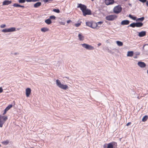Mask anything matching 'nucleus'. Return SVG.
Returning a JSON list of instances; mask_svg holds the SVG:
<instances>
[{
    "mask_svg": "<svg viewBox=\"0 0 148 148\" xmlns=\"http://www.w3.org/2000/svg\"><path fill=\"white\" fill-rule=\"evenodd\" d=\"M129 26L132 27H136V23H133L130 24Z\"/></svg>",
    "mask_w": 148,
    "mask_h": 148,
    "instance_id": "28",
    "label": "nucleus"
},
{
    "mask_svg": "<svg viewBox=\"0 0 148 148\" xmlns=\"http://www.w3.org/2000/svg\"><path fill=\"white\" fill-rule=\"evenodd\" d=\"M148 119V116L147 115L144 116L142 118V121L143 122H145L147 121Z\"/></svg>",
    "mask_w": 148,
    "mask_h": 148,
    "instance_id": "26",
    "label": "nucleus"
},
{
    "mask_svg": "<svg viewBox=\"0 0 148 148\" xmlns=\"http://www.w3.org/2000/svg\"><path fill=\"white\" fill-rule=\"evenodd\" d=\"M143 23H142L137 22L136 23V27H140L143 25Z\"/></svg>",
    "mask_w": 148,
    "mask_h": 148,
    "instance_id": "19",
    "label": "nucleus"
},
{
    "mask_svg": "<svg viewBox=\"0 0 148 148\" xmlns=\"http://www.w3.org/2000/svg\"><path fill=\"white\" fill-rule=\"evenodd\" d=\"M78 8H80L81 10L82 11L83 15L86 16V15L91 14V11L90 10L87 9L86 7L84 5L81 4H79L77 6Z\"/></svg>",
    "mask_w": 148,
    "mask_h": 148,
    "instance_id": "1",
    "label": "nucleus"
},
{
    "mask_svg": "<svg viewBox=\"0 0 148 148\" xmlns=\"http://www.w3.org/2000/svg\"><path fill=\"white\" fill-rule=\"evenodd\" d=\"M117 18V16L114 14L107 16L106 17V18L107 20L112 21L116 19Z\"/></svg>",
    "mask_w": 148,
    "mask_h": 148,
    "instance_id": "4",
    "label": "nucleus"
},
{
    "mask_svg": "<svg viewBox=\"0 0 148 148\" xmlns=\"http://www.w3.org/2000/svg\"><path fill=\"white\" fill-rule=\"evenodd\" d=\"M25 0H19L18 1V2L19 3H25Z\"/></svg>",
    "mask_w": 148,
    "mask_h": 148,
    "instance_id": "33",
    "label": "nucleus"
},
{
    "mask_svg": "<svg viewBox=\"0 0 148 148\" xmlns=\"http://www.w3.org/2000/svg\"><path fill=\"white\" fill-rule=\"evenodd\" d=\"M134 58H137V57L136 56H134Z\"/></svg>",
    "mask_w": 148,
    "mask_h": 148,
    "instance_id": "51",
    "label": "nucleus"
},
{
    "mask_svg": "<svg viewBox=\"0 0 148 148\" xmlns=\"http://www.w3.org/2000/svg\"><path fill=\"white\" fill-rule=\"evenodd\" d=\"M92 1H93L94 0H91Z\"/></svg>",
    "mask_w": 148,
    "mask_h": 148,
    "instance_id": "56",
    "label": "nucleus"
},
{
    "mask_svg": "<svg viewBox=\"0 0 148 148\" xmlns=\"http://www.w3.org/2000/svg\"><path fill=\"white\" fill-rule=\"evenodd\" d=\"M133 55V51H128L127 52V56L128 57H132Z\"/></svg>",
    "mask_w": 148,
    "mask_h": 148,
    "instance_id": "17",
    "label": "nucleus"
},
{
    "mask_svg": "<svg viewBox=\"0 0 148 148\" xmlns=\"http://www.w3.org/2000/svg\"><path fill=\"white\" fill-rule=\"evenodd\" d=\"M129 17L131 19L133 20H136V17L135 16H133L131 15L130 14L129 15Z\"/></svg>",
    "mask_w": 148,
    "mask_h": 148,
    "instance_id": "27",
    "label": "nucleus"
},
{
    "mask_svg": "<svg viewBox=\"0 0 148 148\" xmlns=\"http://www.w3.org/2000/svg\"><path fill=\"white\" fill-rule=\"evenodd\" d=\"M144 17H142L141 18H138L136 20V21H143L144 20Z\"/></svg>",
    "mask_w": 148,
    "mask_h": 148,
    "instance_id": "31",
    "label": "nucleus"
},
{
    "mask_svg": "<svg viewBox=\"0 0 148 148\" xmlns=\"http://www.w3.org/2000/svg\"><path fill=\"white\" fill-rule=\"evenodd\" d=\"M147 74H148V69H147Z\"/></svg>",
    "mask_w": 148,
    "mask_h": 148,
    "instance_id": "53",
    "label": "nucleus"
},
{
    "mask_svg": "<svg viewBox=\"0 0 148 148\" xmlns=\"http://www.w3.org/2000/svg\"><path fill=\"white\" fill-rule=\"evenodd\" d=\"M3 92V89L2 87H0V93Z\"/></svg>",
    "mask_w": 148,
    "mask_h": 148,
    "instance_id": "41",
    "label": "nucleus"
},
{
    "mask_svg": "<svg viewBox=\"0 0 148 148\" xmlns=\"http://www.w3.org/2000/svg\"><path fill=\"white\" fill-rule=\"evenodd\" d=\"M2 143L4 145H7L9 143V141L8 140H6L2 142Z\"/></svg>",
    "mask_w": 148,
    "mask_h": 148,
    "instance_id": "24",
    "label": "nucleus"
},
{
    "mask_svg": "<svg viewBox=\"0 0 148 148\" xmlns=\"http://www.w3.org/2000/svg\"><path fill=\"white\" fill-rule=\"evenodd\" d=\"M27 2H34L33 0H25Z\"/></svg>",
    "mask_w": 148,
    "mask_h": 148,
    "instance_id": "40",
    "label": "nucleus"
},
{
    "mask_svg": "<svg viewBox=\"0 0 148 148\" xmlns=\"http://www.w3.org/2000/svg\"><path fill=\"white\" fill-rule=\"evenodd\" d=\"M68 89V86L67 85H65V90H66V89Z\"/></svg>",
    "mask_w": 148,
    "mask_h": 148,
    "instance_id": "45",
    "label": "nucleus"
},
{
    "mask_svg": "<svg viewBox=\"0 0 148 148\" xmlns=\"http://www.w3.org/2000/svg\"><path fill=\"white\" fill-rule=\"evenodd\" d=\"M129 5L130 6H131H131H132V5H131V4H130V3H129Z\"/></svg>",
    "mask_w": 148,
    "mask_h": 148,
    "instance_id": "52",
    "label": "nucleus"
},
{
    "mask_svg": "<svg viewBox=\"0 0 148 148\" xmlns=\"http://www.w3.org/2000/svg\"><path fill=\"white\" fill-rule=\"evenodd\" d=\"M45 22L48 25H49L51 24L52 22L50 19H46L45 21Z\"/></svg>",
    "mask_w": 148,
    "mask_h": 148,
    "instance_id": "21",
    "label": "nucleus"
},
{
    "mask_svg": "<svg viewBox=\"0 0 148 148\" xmlns=\"http://www.w3.org/2000/svg\"><path fill=\"white\" fill-rule=\"evenodd\" d=\"M122 8L120 5H118L115 6L114 8L113 11L114 13L118 14L120 13L122 10Z\"/></svg>",
    "mask_w": 148,
    "mask_h": 148,
    "instance_id": "6",
    "label": "nucleus"
},
{
    "mask_svg": "<svg viewBox=\"0 0 148 148\" xmlns=\"http://www.w3.org/2000/svg\"><path fill=\"white\" fill-rule=\"evenodd\" d=\"M8 119L7 116H2L0 115V127H3V124Z\"/></svg>",
    "mask_w": 148,
    "mask_h": 148,
    "instance_id": "2",
    "label": "nucleus"
},
{
    "mask_svg": "<svg viewBox=\"0 0 148 148\" xmlns=\"http://www.w3.org/2000/svg\"><path fill=\"white\" fill-rule=\"evenodd\" d=\"M66 78V81L67 82V81H69V80H70V79H69V77H65Z\"/></svg>",
    "mask_w": 148,
    "mask_h": 148,
    "instance_id": "42",
    "label": "nucleus"
},
{
    "mask_svg": "<svg viewBox=\"0 0 148 148\" xmlns=\"http://www.w3.org/2000/svg\"><path fill=\"white\" fill-rule=\"evenodd\" d=\"M43 1L45 3L47 2L48 1V0H43Z\"/></svg>",
    "mask_w": 148,
    "mask_h": 148,
    "instance_id": "47",
    "label": "nucleus"
},
{
    "mask_svg": "<svg viewBox=\"0 0 148 148\" xmlns=\"http://www.w3.org/2000/svg\"><path fill=\"white\" fill-rule=\"evenodd\" d=\"M131 124V123L130 122H129L126 125L128 126L129 125H130Z\"/></svg>",
    "mask_w": 148,
    "mask_h": 148,
    "instance_id": "43",
    "label": "nucleus"
},
{
    "mask_svg": "<svg viewBox=\"0 0 148 148\" xmlns=\"http://www.w3.org/2000/svg\"><path fill=\"white\" fill-rule=\"evenodd\" d=\"M97 27V24L95 23H92L91 27L92 28H95Z\"/></svg>",
    "mask_w": 148,
    "mask_h": 148,
    "instance_id": "22",
    "label": "nucleus"
},
{
    "mask_svg": "<svg viewBox=\"0 0 148 148\" xmlns=\"http://www.w3.org/2000/svg\"><path fill=\"white\" fill-rule=\"evenodd\" d=\"M56 84L59 88L62 89H65V85L62 84L59 79H57L56 80Z\"/></svg>",
    "mask_w": 148,
    "mask_h": 148,
    "instance_id": "7",
    "label": "nucleus"
},
{
    "mask_svg": "<svg viewBox=\"0 0 148 148\" xmlns=\"http://www.w3.org/2000/svg\"><path fill=\"white\" fill-rule=\"evenodd\" d=\"M56 18V17L54 16H51L49 17V19H55Z\"/></svg>",
    "mask_w": 148,
    "mask_h": 148,
    "instance_id": "32",
    "label": "nucleus"
},
{
    "mask_svg": "<svg viewBox=\"0 0 148 148\" xmlns=\"http://www.w3.org/2000/svg\"><path fill=\"white\" fill-rule=\"evenodd\" d=\"M71 22V21L70 20H68V21H67V23H69Z\"/></svg>",
    "mask_w": 148,
    "mask_h": 148,
    "instance_id": "44",
    "label": "nucleus"
},
{
    "mask_svg": "<svg viewBox=\"0 0 148 148\" xmlns=\"http://www.w3.org/2000/svg\"><path fill=\"white\" fill-rule=\"evenodd\" d=\"M12 105H9L4 110V112L3 113V114L4 115L6 114V112L8 111L9 109L12 107Z\"/></svg>",
    "mask_w": 148,
    "mask_h": 148,
    "instance_id": "13",
    "label": "nucleus"
},
{
    "mask_svg": "<svg viewBox=\"0 0 148 148\" xmlns=\"http://www.w3.org/2000/svg\"><path fill=\"white\" fill-rule=\"evenodd\" d=\"M101 45V44L100 43H99L97 44V45L98 47L100 46Z\"/></svg>",
    "mask_w": 148,
    "mask_h": 148,
    "instance_id": "49",
    "label": "nucleus"
},
{
    "mask_svg": "<svg viewBox=\"0 0 148 148\" xmlns=\"http://www.w3.org/2000/svg\"><path fill=\"white\" fill-rule=\"evenodd\" d=\"M81 45L83 47L88 50H93L94 49L93 46L86 43L81 44Z\"/></svg>",
    "mask_w": 148,
    "mask_h": 148,
    "instance_id": "3",
    "label": "nucleus"
},
{
    "mask_svg": "<svg viewBox=\"0 0 148 148\" xmlns=\"http://www.w3.org/2000/svg\"><path fill=\"white\" fill-rule=\"evenodd\" d=\"M102 23H103L102 22L99 21V22H98L97 23H96L97 24V26L98 25H101V24Z\"/></svg>",
    "mask_w": 148,
    "mask_h": 148,
    "instance_id": "36",
    "label": "nucleus"
},
{
    "mask_svg": "<svg viewBox=\"0 0 148 148\" xmlns=\"http://www.w3.org/2000/svg\"><path fill=\"white\" fill-rule=\"evenodd\" d=\"M80 23H78L77 24H75V25L76 27H78L80 25Z\"/></svg>",
    "mask_w": 148,
    "mask_h": 148,
    "instance_id": "37",
    "label": "nucleus"
},
{
    "mask_svg": "<svg viewBox=\"0 0 148 148\" xmlns=\"http://www.w3.org/2000/svg\"><path fill=\"white\" fill-rule=\"evenodd\" d=\"M13 6L14 7H19V5L17 3H14L13 5Z\"/></svg>",
    "mask_w": 148,
    "mask_h": 148,
    "instance_id": "34",
    "label": "nucleus"
},
{
    "mask_svg": "<svg viewBox=\"0 0 148 148\" xmlns=\"http://www.w3.org/2000/svg\"><path fill=\"white\" fill-rule=\"evenodd\" d=\"M1 145L0 144V147H1Z\"/></svg>",
    "mask_w": 148,
    "mask_h": 148,
    "instance_id": "55",
    "label": "nucleus"
},
{
    "mask_svg": "<svg viewBox=\"0 0 148 148\" xmlns=\"http://www.w3.org/2000/svg\"><path fill=\"white\" fill-rule=\"evenodd\" d=\"M78 38L79 40L82 41L84 40V37L81 33H79L78 35Z\"/></svg>",
    "mask_w": 148,
    "mask_h": 148,
    "instance_id": "12",
    "label": "nucleus"
},
{
    "mask_svg": "<svg viewBox=\"0 0 148 148\" xmlns=\"http://www.w3.org/2000/svg\"><path fill=\"white\" fill-rule=\"evenodd\" d=\"M18 53H14V54L15 55H18Z\"/></svg>",
    "mask_w": 148,
    "mask_h": 148,
    "instance_id": "48",
    "label": "nucleus"
},
{
    "mask_svg": "<svg viewBox=\"0 0 148 148\" xmlns=\"http://www.w3.org/2000/svg\"><path fill=\"white\" fill-rule=\"evenodd\" d=\"M146 35V32L142 31L138 33V36L140 37H142L145 36Z\"/></svg>",
    "mask_w": 148,
    "mask_h": 148,
    "instance_id": "10",
    "label": "nucleus"
},
{
    "mask_svg": "<svg viewBox=\"0 0 148 148\" xmlns=\"http://www.w3.org/2000/svg\"><path fill=\"white\" fill-rule=\"evenodd\" d=\"M130 23V21L127 20H125L122 21L121 23V24L122 25H127L129 24Z\"/></svg>",
    "mask_w": 148,
    "mask_h": 148,
    "instance_id": "14",
    "label": "nucleus"
},
{
    "mask_svg": "<svg viewBox=\"0 0 148 148\" xmlns=\"http://www.w3.org/2000/svg\"><path fill=\"white\" fill-rule=\"evenodd\" d=\"M16 31V28L14 27H11L9 28L4 29L2 30V32L4 33L13 32Z\"/></svg>",
    "mask_w": 148,
    "mask_h": 148,
    "instance_id": "5",
    "label": "nucleus"
},
{
    "mask_svg": "<svg viewBox=\"0 0 148 148\" xmlns=\"http://www.w3.org/2000/svg\"><path fill=\"white\" fill-rule=\"evenodd\" d=\"M12 3L11 1H3L2 3V5H8Z\"/></svg>",
    "mask_w": 148,
    "mask_h": 148,
    "instance_id": "15",
    "label": "nucleus"
},
{
    "mask_svg": "<svg viewBox=\"0 0 148 148\" xmlns=\"http://www.w3.org/2000/svg\"><path fill=\"white\" fill-rule=\"evenodd\" d=\"M6 27L5 24H2L0 25V27L1 28H4Z\"/></svg>",
    "mask_w": 148,
    "mask_h": 148,
    "instance_id": "35",
    "label": "nucleus"
},
{
    "mask_svg": "<svg viewBox=\"0 0 148 148\" xmlns=\"http://www.w3.org/2000/svg\"><path fill=\"white\" fill-rule=\"evenodd\" d=\"M92 23L90 22H86V24L87 26L90 27L91 26Z\"/></svg>",
    "mask_w": 148,
    "mask_h": 148,
    "instance_id": "29",
    "label": "nucleus"
},
{
    "mask_svg": "<svg viewBox=\"0 0 148 148\" xmlns=\"http://www.w3.org/2000/svg\"><path fill=\"white\" fill-rule=\"evenodd\" d=\"M143 49L148 53V44L144 45L143 47Z\"/></svg>",
    "mask_w": 148,
    "mask_h": 148,
    "instance_id": "16",
    "label": "nucleus"
},
{
    "mask_svg": "<svg viewBox=\"0 0 148 148\" xmlns=\"http://www.w3.org/2000/svg\"><path fill=\"white\" fill-rule=\"evenodd\" d=\"M139 1L142 3H144L147 1V0H139Z\"/></svg>",
    "mask_w": 148,
    "mask_h": 148,
    "instance_id": "39",
    "label": "nucleus"
},
{
    "mask_svg": "<svg viewBox=\"0 0 148 148\" xmlns=\"http://www.w3.org/2000/svg\"><path fill=\"white\" fill-rule=\"evenodd\" d=\"M19 7L24 8V6L21 5H19Z\"/></svg>",
    "mask_w": 148,
    "mask_h": 148,
    "instance_id": "46",
    "label": "nucleus"
},
{
    "mask_svg": "<svg viewBox=\"0 0 148 148\" xmlns=\"http://www.w3.org/2000/svg\"><path fill=\"white\" fill-rule=\"evenodd\" d=\"M146 5L148 6V1H147V2H146Z\"/></svg>",
    "mask_w": 148,
    "mask_h": 148,
    "instance_id": "50",
    "label": "nucleus"
},
{
    "mask_svg": "<svg viewBox=\"0 0 148 148\" xmlns=\"http://www.w3.org/2000/svg\"><path fill=\"white\" fill-rule=\"evenodd\" d=\"M41 3L40 2H38L34 4V8H36L40 6L41 5Z\"/></svg>",
    "mask_w": 148,
    "mask_h": 148,
    "instance_id": "18",
    "label": "nucleus"
},
{
    "mask_svg": "<svg viewBox=\"0 0 148 148\" xmlns=\"http://www.w3.org/2000/svg\"><path fill=\"white\" fill-rule=\"evenodd\" d=\"M53 11L57 13H59L60 12V10L58 9H54L53 10Z\"/></svg>",
    "mask_w": 148,
    "mask_h": 148,
    "instance_id": "30",
    "label": "nucleus"
},
{
    "mask_svg": "<svg viewBox=\"0 0 148 148\" xmlns=\"http://www.w3.org/2000/svg\"><path fill=\"white\" fill-rule=\"evenodd\" d=\"M49 30V29L46 27H44L41 28V31L43 32H45Z\"/></svg>",
    "mask_w": 148,
    "mask_h": 148,
    "instance_id": "23",
    "label": "nucleus"
},
{
    "mask_svg": "<svg viewBox=\"0 0 148 148\" xmlns=\"http://www.w3.org/2000/svg\"><path fill=\"white\" fill-rule=\"evenodd\" d=\"M114 2V0H105V3L107 5L112 4Z\"/></svg>",
    "mask_w": 148,
    "mask_h": 148,
    "instance_id": "11",
    "label": "nucleus"
},
{
    "mask_svg": "<svg viewBox=\"0 0 148 148\" xmlns=\"http://www.w3.org/2000/svg\"><path fill=\"white\" fill-rule=\"evenodd\" d=\"M116 44L118 46H122L123 45V43L122 42L119 41H117L116 42Z\"/></svg>",
    "mask_w": 148,
    "mask_h": 148,
    "instance_id": "20",
    "label": "nucleus"
},
{
    "mask_svg": "<svg viewBox=\"0 0 148 148\" xmlns=\"http://www.w3.org/2000/svg\"><path fill=\"white\" fill-rule=\"evenodd\" d=\"M107 148H113V145L112 143H108L107 145Z\"/></svg>",
    "mask_w": 148,
    "mask_h": 148,
    "instance_id": "25",
    "label": "nucleus"
},
{
    "mask_svg": "<svg viewBox=\"0 0 148 148\" xmlns=\"http://www.w3.org/2000/svg\"><path fill=\"white\" fill-rule=\"evenodd\" d=\"M59 24L60 25H64V23L63 22L60 21L59 22Z\"/></svg>",
    "mask_w": 148,
    "mask_h": 148,
    "instance_id": "38",
    "label": "nucleus"
},
{
    "mask_svg": "<svg viewBox=\"0 0 148 148\" xmlns=\"http://www.w3.org/2000/svg\"><path fill=\"white\" fill-rule=\"evenodd\" d=\"M137 65L140 67L143 68L146 66V64L144 62H139L137 63Z\"/></svg>",
    "mask_w": 148,
    "mask_h": 148,
    "instance_id": "8",
    "label": "nucleus"
},
{
    "mask_svg": "<svg viewBox=\"0 0 148 148\" xmlns=\"http://www.w3.org/2000/svg\"><path fill=\"white\" fill-rule=\"evenodd\" d=\"M31 89L29 88H27L25 90V94L26 96L27 97H28L29 96L31 92Z\"/></svg>",
    "mask_w": 148,
    "mask_h": 148,
    "instance_id": "9",
    "label": "nucleus"
},
{
    "mask_svg": "<svg viewBox=\"0 0 148 148\" xmlns=\"http://www.w3.org/2000/svg\"><path fill=\"white\" fill-rule=\"evenodd\" d=\"M139 53H138V54H137V55H139Z\"/></svg>",
    "mask_w": 148,
    "mask_h": 148,
    "instance_id": "54",
    "label": "nucleus"
}]
</instances>
